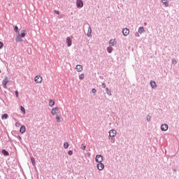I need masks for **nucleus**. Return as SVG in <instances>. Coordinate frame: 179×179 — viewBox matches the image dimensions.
<instances>
[{"instance_id": "obj_1", "label": "nucleus", "mask_w": 179, "mask_h": 179, "mask_svg": "<svg viewBox=\"0 0 179 179\" xmlns=\"http://www.w3.org/2000/svg\"><path fill=\"white\" fill-rule=\"evenodd\" d=\"M3 87H4V89H6V85H8V83H9V78L8 77H5L4 79L3 80Z\"/></svg>"}, {"instance_id": "obj_2", "label": "nucleus", "mask_w": 179, "mask_h": 179, "mask_svg": "<svg viewBox=\"0 0 179 179\" xmlns=\"http://www.w3.org/2000/svg\"><path fill=\"white\" fill-rule=\"evenodd\" d=\"M95 160L96 163H101V162H103V156L99 155H96L95 157Z\"/></svg>"}, {"instance_id": "obj_3", "label": "nucleus", "mask_w": 179, "mask_h": 179, "mask_svg": "<svg viewBox=\"0 0 179 179\" xmlns=\"http://www.w3.org/2000/svg\"><path fill=\"white\" fill-rule=\"evenodd\" d=\"M96 167H97L98 170H99V171H101V170L104 169V164H103L101 162H98Z\"/></svg>"}, {"instance_id": "obj_4", "label": "nucleus", "mask_w": 179, "mask_h": 179, "mask_svg": "<svg viewBox=\"0 0 179 179\" xmlns=\"http://www.w3.org/2000/svg\"><path fill=\"white\" fill-rule=\"evenodd\" d=\"M117 135V131L115 129H112L109 131V136L114 138Z\"/></svg>"}, {"instance_id": "obj_5", "label": "nucleus", "mask_w": 179, "mask_h": 179, "mask_svg": "<svg viewBox=\"0 0 179 179\" xmlns=\"http://www.w3.org/2000/svg\"><path fill=\"white\" fill-rule=\"evenodd\" d=\"M76 5H77V8H83V1L77 0Z\"/></svg>"}, {"instance_id": "obj_6", "label": "nucleus", "mask_w": 179, "mask_h": 179, "mask_svg": "<svg viewBox=\"0 0 179 179\" xmlns=\"http://www.w3.org/2000/svg\"><path fill=\"white\" fill-rule=\"evenodd\" d=\"M169 129V124H163L161 125V130L166 131Z\"/></svg>"}, {"instance_id": "obj_7", "label": "nucleus", "mask_w": 179, "mask_h": 179, "mask_svg": "<svg viewBox=\"0 0 179 179\" xmlns=\"http://www.w3.org/2000/svg\"><path fill=\"white\" fill-rule=\"evenodd\" d=\"M42 81H43V78H41V76H36L35 77V82H36V83H41Z\"/></svg>"}, {"instance_id": "obj_8", "label": "nucleus", "mask_w": 179, "mask_h": 179, "mask_svg": "<svg viewBox=\"0 0 179 179\" xmlns=\"http://www.w3.org/2000/svg\"><path fill=\"white\" fill-rule=\"evenodd\" d=\"M122 33L124 36H127L128 34H129V29L127 28H124L122 29Z\"/></svg>"}, {"instance_id": "obj_9", "label": "nucleus", "mask_w": 179, "mask_h": 179, "mask_svg": "<svg viewBox=\"0 0 179 179\" xmlns=\"http://www.w3.org/2000/svg\"><path fill=\"white\" fill-rule=\"evenodd\" d=\"M77 72H82L83 71V66L80 64H78L76 67Z\"/></svg>"}, {"instance_id": "obj_10", "label": "nucleus", "mask_w": 179, "mask_h": 179, "mask_svg": "<svg viewBox=\"0 0 179 179\" xmlns=\"http://www.w3.org/2000/svg\"><path fill=\"white\" fill-rule=\"evenodd\" d=\"M66 43L68 47H71V45H72V39L71 38V37L66 38Z\"/></svg>"}, {"instance_id": "obj_11", "label": "nucleus", "mask_w": 179, "mask_h": 179, "mask_svg": "<svg viewBox=\"0 0 179 179\" xmlns=\"http://www.w3.org/2000/svg\"><path fill=\"white\" fill-rule=\"evenodd\" d=\"M59 109H58V108H53L52 109V115H55V114H57V113H58Z\"/></svg>"}, {"instance_id": "obj_12", "label": "nucleus", "mask_w": 179, "mask_h": 179, "mask_svg": "<svg viewBox=\"0 0 179 179\" xmlns=\"http://www.w3.org/2000/svg\"><path fill=\"white\" fill-rule=\"evenodd\" d=\"M15 41H16L17 43H20V42H21V41H23V40L22 39V36H20V34H18V35L17 36V37H16V38H15Z\"/></svg>"}, {"instance_id": "obj_13", "label": "nucleus", "mask_w": 179, "mask_h": 179, "mask_svg": "<svg viewBox=\"0 0 179 179\" xmlns=\"http://www.w3.org/2000/svg\"><path fill=\"white\" fill-rule=\"evenodd\" d=\"M138 33L139 34H142V33H145V28H143V27H140L138 28Z\"/></svg>"}, {"instance_id": "obj_14", "label": "nucleus", "mask_w": 179, "mask_h": 179, "mask_svg": "<svg viewBox=\"0 0 179 179\" xmlns=\"http://www.w3.org/2000/svg\"><path fill=\"white\" fill-rule=\"evenodd\" d=\"M150 85L152 87V89H155V87H156V82L151 80L150 83Z\"/></svg>"}, {"instance_id": "obj_15", "label": "nucleus", "mask_w": 179, "mask_h": 179, "mask_svg": "<svg viewBox=\"0 0 179 179\" xmlns=\"http://www.w3.org/2000/svg\"><path fill=\"white\" fill-rule=\"evenodd\" d=\"M20 132H21V134H24V132H26V127L22 126L20 129Z\"/></svg>"}, {"instance_id": "obj_16", "label": "nucleus", "mask_w": 179, "mask_h": 179, "mask_svg": "<svg viewBox=\"0 0 179 179\" xmlns=\"http://www.w3.org/2000/svg\"><path fill=\"white\" fill-rule=\"evenodd\" d=\"M87 37H91L92 36V27H88V31L87 34Z\"/></svg>"}, {"instance_id": "obj_17", "label": "nucleus", "mask_w": 179, "mask_h": 179, "mask_svg": "<svg viewBox=\"0 0 179 179\" xmlns=\"http://www.w3.org/2000/svg\"><path fill=\"white\" fill-rule=\"evenodd\" d=\"M2 154L3 156H9V152L6 150H2Z\"/></svg>"}, {"instance_id": "obj_18", "label": "nucleus", "mask_w": 179, "mask_h": 179, "mask_svg": "<svg viewBox=\"0 0 179 179\" xmlns=\"http://www.w3.org/2000/svg\"><path fill=\"white\" fill-rule=\"evenodd\" d=\"M8 114L4 113L1 115V120H6L8 119Z\"/></svg>"}, {"instance_id": "obj_19", "label": "nucleus", "mask_w": 179, "mask_h": 179, "mask_svg": "<svg viewBox=\"0 0 179 179\" xmlns=\"http://www.w3.org/2000/svg\"><path fill=\"white\" fill-rule=\"evenodd\" d=\"M106 50H107L108 54H111V52H113V47H108Z\"/></svg>"}, {"instance_id": "obj_20", "label": "nucleus", "mask_w": 179, "mask_h": 179, "mask_svg": "<svg viewBox=\"0 0 179 179\" xmlns=\"http://www.w3.org/2000/svg\"><path fill=\"white\" fill-rule=\"evenodd\" d=\"M106 92L108 96H111V90H110V89H108V87L106 88Z\"/></svg>"}, {"instance_id": "obj_21", "label": "nucleus", "mask_w": 179, "mask_h": 179, "mask_svg": "<svg viewBox=\"0 0 179 179\" xmlns=\"http://www.w3.org/2000/svg\"><path fill=\"white\" fill-rule=\"evenodd\" d=\"M54 104H55V101H54L50 99V101H49V106H50V107H52V106H54Z\"/></svg>"}, {"instance_id": "obj_22", "label": "nucleus", "mask_w": 179, "mask_h": 179, "mask_svg": "<svg viewBox=\"0 0 179 179\" xmlns=\"http://www.w3.org/2000/svg\"><path fill=\"white\" fill-rule=\"evenodd\" d=\"M64 149H68L69 148V143H68V142H65L64 143Z\"/></svg>"}, {"instance_id": "obj_23", "label": "nucleus", "mask_w": 179, "mask_h": 179, "mask_svg": "<svg viewBox=\"0 0 179 179\" xmlns=\"http://www.w3.org/2000/svg\"><path fill=\"white\" fill-rule=\"evenodd\" d=\"M31 162L33 166H36V159H34V157H31Z\"/></svg>"}, {"instance_id": "obj_24", "label": "nucleus", "mask_w": 179, "mask_h": 179, "mask_svg": "<svg viewBox=\"0 0 179 179\" xmlns=\"http://www.w3.org/2000/svg\"><path fill=\"white\" fill-rule=\"evenodd\" d=\"M20 36V37H24L26 36V30H22Z\"/></svg>"}, {"instance_id": "obj_25", "label": "nucleus", "mask_w": 179, "mask_h": 179, "mask_svg": "<svg viewBox=\"0 0 179 179\" xmlns=\"http://www.w3.org/2000/svg\"><path fill=\"white\" fill-rule=\"evenodd\" d=\"M114 43H115V41L114 39H110L109 41V44H110L112 46H114Z\"/></svg>"}, {"instance_id": "obj_26", "label": "nucleus", "mask_w": 179, "mask_h": 179, "mask_svg": "<svg viewBox=\"0 0 179 179\" xmlns=\"http://www.w3.org/2000/svg\"><path fill=\"white\" fill-rule=\"evenodd\" d=\"M163 5H164L165 8H169V3L167 1H163Z\"/></svg>"}, {"instance_id": "obj_27", "label": "nucleus", "mask_w": 179, "mask_h": 179, "mask_svg": "<svg viewBox=\"0 0 179 179\" xmlns=\"http://www.w3.org/2000/svg\"><path fill=\"white\" fill-rule=\"evenodd\" d=\"M14 31H15V33H19V27H17V26L14 27Z\"/></svg>"}, {"instance_id": "obj_28", "label": "nucleus", "mask_w": 179, "mask_h": 179, "mask_svg": "<svg viewBox=\"0 0 179 179\" xmlns=\"http://www.w3.org/2000/svg\"><path fill=\"white\" fill-rule=\"evenodd\" d=\"M79 79H80V80H82L83 79H85V75L84 74H80L79 76Z\"/></svg>"}, {"instance_id": "obj_29", "label": "nucleus", "mask_w": 179, "mask_h": 179, "mask_svg": "<svg viewBox=\"0 0 179 179\" xmlns=\"http://www.w3.org/2000/svg\"><path fill=\"white\" fill-rule=\"evenodd\" d=\"M56 120H57V122H61V117H59V116L57 115L56 117Z\"/></svg>"}, {"instance_id": "obj_30", "label": "nucleus", "mask_w": 179, "mask_h": 179, "mask_svg": "<svg viewBox=\"0 0 179 179\" xmlns=\"http://www.w3.org/2000/svg\"><path fill=\"white\" fill-rule=\"evenodd\" d=\"M20 110H21V111H22V113H26V110L24 109V107H23V106H21Z\"/></svg>"}, {"instance_id": "obj_31", "label": "nucleus", "mask_w": 179, "mask_h": 179, "mask_svg": "<svg viewBox=\"0 0 179 179\" xmlns=\"http://www.w3.org/2000/svg\"><path fill=\"white\" fill-rule=\"evenodd\" d=\"M151 118H152V117H151L150 115H148V116L146 117V120H147V121H148V122L150 121Z\"/></svg>"}, {"instance_id": "obj_32", "label": "nucleus", "mask_w": 179, "mask_h": 179, "mask_svg": "<svg viewBox=\"0 0 179 179\" xmlns=\"http://www.w3.org/2000/svg\"><path fill=\"white\" fill-rule=\"evenodd\" d=\"M68 155H69V156H72V155H73V152L72 150H69V151L68 152Z\"/></svg>"}, {"instance_id": "obj_33", "label": "nucleus", "mask_w": 179, "mask_h": 179, "mask_svg": "<svg viewBox=\"0 0 179 179\" xmlns=\"http://www.w3.org/2000/svg\"><path fill=\"white\" fill-rule=\"evenodd\" d=\"M172 64H173V65H176L177 64V60L173 59L172 60Z\"/></svg>"}, {"instance_id": "obj_34", "label": "nucleus", "mask_w": 179, "mask_h": 179, "mask_svg": "<svg viewBox=\"0 0 179 179\" xmlns=\"http://www.w3.org/2000/svg\"><path fill=\"white\" fill-rule=\"evenodd\" d=\"M81 149H82L83 150H85V149H86V145H84L83 144L82 146H81Z\"/></svg>"}, {"instance_id": "obj_35", "label": "nucleus", "mask_w": 179, "mask_h": 179, "mask_svg": "<svg viewBox=\"0 0 179 179\" xmlns=\"http://www.w3.org/2000/svg\"><path fill=\"white\" fill-rule=\"evenodd\" d=\"M101 87H103V89H106V83H103L101 84Z\"/></svg>"}, {"instance_id": "obj_36", "label": "nucleus", "mask_w": 179, "mask_h": 179, "mask_svg": "<svg viewBox=\"0 0 179 179\" xmlns=\"http://www.w3.org/2000/svg\"><path fill=\"white\" fill-rule=\"evenodd\" d=\"M2 47H3V43L0 41V50L2 48Z\"/></svg>"}, {"instance_id": "obj_37", "label": "nucleus", "mask_w": 179, "mask_h": 179, "mask_svg": "<svg viewBox=\"0 0 179 179\" xmlns=\"http://www.w3.org/2000/svg\"><path fill=\"white\" fill-rule=\"evenodd\" d=\"M15 96L16 97H19V92L15 91Z\"/></svg>"}, {"instance_id": "obj_38", "label": "nucleus", "mask_w": 179, "mask_h": 179, "mask_svg": "<svg viewBox=\"0 0 179 179\" xmlns=\"http://www.w3.org/2000/svg\"><path fill=\"white\" fill-rule=\"evenodd\" d=\"M96 89L93 88V89L92 90V93H96Z\"/></svg>"}, {"instance_id": "obj_39", "label": "nucleus", "mask_w": 179, "mask_h": 179, "mask_svg": "<svg viewBox=\"0 0 179 179\" xmlns=\"http://www.w3.org/2000/svg\"><path fill=\"white\" fill-rule=\"evenodd\" d=\"M55 13H56L57 15H59V11L55 10Z\"/></svg>"}, {"instance_id": "obj_40", "label": "nucleus", "mask_w": 179, "mask_h": 179, "mask_svg": "<svg viewBox=\"0 0 179 179\" xmlns=\"http://www.w3.org/2000/svg\"><path fill=\"white\" fill-rule=\"evenodd\" d=\"M15 127H20V124L18 123V122H16V123H15Z\"/></svg>"}, {"instance_id": "obj_41", "label": "nucleus", "mask_w": 179, "mask_h": 179, "mask_svg": "<svg viewBox=\"0 0 179 179\" xmlns=\"http://www.w3.org/2000/svg\"><path fill=\"white\" fill-rule=\"evenodd\" d=\"M135 36H136V37H139V33L136 32Z\"/></svg>"}, {"instance_id": "obj_42", "label": "nucleus", "mask_w": 179, "mask_h": 179, "mask_svg": "<svg viewBox=\"0 0 179 179\" xmlns=\"http://www.w3.org/2000/svg\"><path fill=\"white\" fill-rule=\"evenodd\" d=\"M168 0H162V2H167Z\"/></svg>"}, {"instance_id": "obj_43", "label": "nucleus", "mask_w": 179, "mask_h": 179, "mask_svg": "<svg viewBox=\"0 0 179 179\" xmlns=\"http://www.w3.org/2000/svg\"><path fill=\"white\" fill-rule=\"evenodd\" d=\"M18 138L22 139V137H20V136H18Z\"/></svg>"}, {"instance_id": "obj_44", "label": "nucleus", "mask_w": 179, "mask_h": 179, "mask_svg": "<svg viewBox=\"0 0 179 179\" xmlns=\"http://www.w3.org/2000/svg\"><path fill=\"white\" fill-rule=\"evenodd\" d=\"M0 73H1V70H0Z\"/></svg>"}]
</instances>
